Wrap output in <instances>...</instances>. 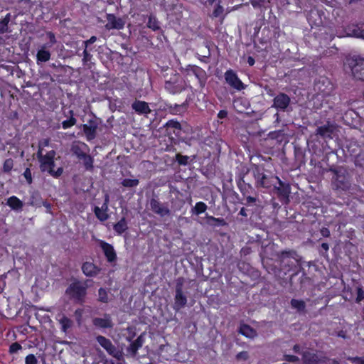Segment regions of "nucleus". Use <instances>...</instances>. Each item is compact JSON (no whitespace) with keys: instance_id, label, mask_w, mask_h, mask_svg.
<instances>
[{"instance_id":"obj_1","label":"nucleus","mask_w":364,"mask_h":364,"mask_svg":"<svg viewBox=\"0 0 364 364\" xmlns=\"http://www.w3.org/2000/svg\"><path fill=\"white\" fill-rule=\"evenodd\" d=\"M37 156L40 162V168L43 172H48L50 175L55 177L62 174V168H58L57 170L54 169V158L55 156V152L54 151H50L43 155L41 150H38Z\"/></svg>"},{"instance_id":"obj_2","label":"nucleus","mask_w":364,"mask_h":364,"mask_svg":"<svg viewBox=\"0 0 364 364\" xmlns=\"http://www.w3.org/2000/svg\"><path fill=\"white\" fill-rule=\"evenodd\" d=\"M91 281L86 280L83 282L76 281L70 284L66 290V294L75 301L82 302L86 295V290Z\"/></svg>"},{"instance_id":"obj_3","label":"nucleus","mask_w":364,"mask_h":364,"mask_svg":"<svg viewBox=\"0 0 364 364\" xmlns=\"http://www.w3.org/2000/svg\"><path fill=\"white\" fill-rule=\"evenodd\" d=\"M99 344L106 350V351L119 360L122 358V353L117 349L112 342L104 336H99L97 337Z\"/></svg>"},{"instance_id":"obj_4","label":"nucleus","mask_w":364,"mask_h":364,"mask_svg":"<svg viewBox=\"0 0 364 364\" xmlns=\"http://www.w3.org/2000/svg\"><path fill=\"white\" fill-rule=\"evenodd\" d=\"M255 177L256 179V183L257 186H260L265 188H269L274 185L272 183L273 179L277 180L279 182L281 187L284 186L283 182L277 176L268 178L264 174L258 172L255 175Z\"/></svg>"},{"instance_id":"obj_5","label":"nucleus","mask_w":364,"mask_h":364,"mask_svg":"<svg viewBox=\"0 0 364 364\" xmlns=\"http://www.w3.org/2000/svg\"><path fill=\"white\" fill-rule=\"evenodd\" d=\"M225 79L226 82L237 90H242L245 88L244 84L238 78L237 75L232 70H229L225 73Z\"/></svg>"},{"instance_id":"obj_6","label":"nucleus","mask_w":364,"mask_h":364,"mask_svg":"<svg viewBox=\"0 0 364 364\" xmlns=\"http://www.w3.org/2000/svg\"><path fill=\"white\" fill-rule=\"evenodd\" d=\"M107 23L105 24V28L107 30L112 29H122L124 28L125 22L121 18H117L113 14H107Z\"/></svg>"},{"instance_id":"obj_7","label":"nucleus","mask_w":364,"mask_h":364,"mask_svg":"<svg viewBox=\"0 0 364 364\" xmlns=\"http://www.w3.org/2000/svg\"><path fill=\"white\" fill-rule=\"evenodd\" d=\"M293 350L296 353L302 354L303 360L306 364H313L317 361L316 355L311 352L304 351L303 348L299 345H295Z\"/></svg>"},{"instance_id":"obj_8","label":"nucleus","mask_w":364,"mask_h":364,"mask_svg":"<svg viewBox=\"0 0 364 364\" xmlns=\"http://www.w3.org/2000/svg\"><path fill=\"white\" fill-rule=\"evenodd\" d=\"M51 53L48 50V46L43 44L41 46L36 54V63L40 65L42 63L48 62L50 59Z\"/></svg>"},{"instance_id":"obj_9","label":"nucleus","mask_w":364,"mask_h":364,"mask_svg":"<svg viewBox=\"0 0 364 364\" xmlns=\"http://www.w3.org/2000/svg\"><path fill=\"white\" fill-rule=\"evenodd\" d=\"M97 122L96 120H90L87 124L83 125V131L87 140H92L96 136Z\"/></svg>"},{"instance_id":"obj_10","label":"nucleus","mask_w":364,"mask_h":364,"mask_svg":"<svg viewBox=\"0 0 364 364\" xmlns=\"http://www.w3.org/2000/svg\"><path fill=\"white\" fill-rule=\"evenodd\" d=\"M99 245L103 250L107 260L110 262H114L117 257L114 247L103 240H99Z\"/></svg>"},{"instance_id":"obj_11","label":"nucleus","mask_w":364,"mask_h":364,"mask_svg":"<svg viewBox=\"0 0 364 364\" xmlns=\"http://www.w3.org/2000/svg\"><path fill=\"white\" fill-rule=\"evenodd\" d=\"M93 325L100 328H112L113 324L111 317L108 314H105L101 318H95L92 320Z\"/></svg>"},{"instance_id":"obj_12","label":"nucleus","mask_w":364,"mask_h":364,"mask_svg":"<svg viewBox=\"0 0 364 364\" xmlns=\"http://www.w3.org/2000/svg\"><path fill=\"white\" fill-rule=\"evenodd\" d=\"M132 109L138 114H148L151 112L149 104L144 101L136 100L132 105Z\"/></svg>"},{"instance_id":"obj_13","label":"nucleus","mask_w":364,"mask_h":364,"mask_svg":"<svg viewBox=\"0 0 364 364\" xmlns=\"http://www.w3.org/2000/svg\"><path fill=\"white\" fill-rule=\"evenodd\" d=\"M187 299L186 296L183 294L181 288H177L176 291L175 296V302L173 305V309L176 311L180 310L181 308L184 307L186 304Z\"/></svg>"},{"instance_id":"obj_14","label":"nucleus","mask_w":364,"mask_h":364,"mask_svg":"<svg viewBox=\"0 0 364 364\" xmlns=\"http://www.w3.org/2000/svg\"><path fill=\"white\" fill-rule=\"evenodd\" d=\"M165 88L170 93L175 94L184 89V85L182 80H176L173 82L168 81L166 82Z\"/></svg>"},{"instance_id":"obj_15","label":"nucleus","mask_w":364,"mask_h":364,"mask_svg":"<svg viewBox=\"0 0 364 364\" xmlns=\"http://www.w3.org/2000/svg\"><path fill=\"white\" fill-rule=\"evenodd\" d=\"M290 102L289 97L285 94H279L274 99V106L280 109H286Z\"/></svg>"},{"instance_id":"obj_16","label":"nucleus","mask_w":364,"mask_h":364,"mask_svg":"<svg viewBox=\"0 0 364 364\" xmlns=\"http://www.w3.org/2000/svg\"><path fill=\"white\" fill-rule=\"evenodd\" d=\"M108 200H109V198H108V196H107L105 198V203L103 204L102 208H99V207L95 208V210H94L95 214L96 217L100 221H105L106 220H107V218L109 217L108 214L107 213V209H108V206H107Z\"/></svg>"},{"instance_id":"obj_17","label":"nucleus","mask_w":364,"mask_h":364,"mask_svg":"<svg viewBox=\"0 0 364 364\" xmlns=\"http://www.w3.org/2000/svg\"><path fill=\"white\" fill-rule=\"evenodd\" d=\"M82 270L87 277H95L100 272V269L92 262H85Z\"/></svg>"},{"instance_id":"obj_18","label":"nucleus","mask_w":364,"mask_h":364,"mask_svg":"<svg viewBox=\"0 0 364 364\" xmlns=\"http://www.w3.org/2000/svg\"><path fill=\"white\" fill-rule=\"evenodd\" d=\"M72 151L80 159L88 151V147L85 143L77 142L73 145Z\"/></svg>"},{"instance_id":"obj_19","label":"nucleus","mask_w":364,"mask_h":364,"mask_svg":"<svg viewBox=\"0 0 364 364\" xmlns=\"http://www.w3.org/2000/svg\"><path fill=\"white\" fill-rule=\"evenodd\" d=\"M150 205H151V210L154 213H156L161 216L166 215L169 213L168 209L164 207L163 205H161L160 204V203L159 201H157L156 200L152 199L150 202Z\"/></svg>"},{"instance_id":"obj_20","label":"nucleus","mask_w":364,"mask_h":364,"mask_svg":"<svg viewBox=\"0 0 364 364\" xmlns=\"http://www.w3.org/2000/svg\"><path fill=\"white\" fill-rule=\"evenodd\" d=\"M352 71L355 75L364 81V59L360 58L356 60V63L353 67Z\"/></svg>"},{"instance_id":"obj_21","label":"nucleus","mask_w":364,"mask_h":364,"mask_svg":"<svg viewBox=\"0 0 364 364\" xmlns=\"http://www.w3.org/2000/svg\"><path fill=\"white\" fill-rule=\"evenodd\" d=\"M6 204L14 210H21L23 203L16 196H11L8 198Z\"/></svg>"},{"instance_id":"obj_22","label":"nucleus","mask_w":364,"mask_h":364,"mask_svg":"<svg viewBox=\"0 0 364 364\" xmlns=\"http://www.w3.org/2000/svg\"><path fill=\"white\" fill-rule=\"evenodd\" d=\"M240 333L247 338H252L256 336L255 329L246 324H242L240 327Z\"/></svg>"},{"instance_id":"obj_23","label":"nucleus","mask_w":364,"mask_h":364,"mask_svg":"<svg viewBox=\"0 0 364 364\" xmlns=\"http://www.w3.org/2000/svg\"><path fill=\"white\" fill-rule=\"evenodd\" d=\"M334 183L338 188L345 189L348 187V181L346 176H341L336 172L334 177Z\"/></svg>"},{"instance_id":"obj_24","label":"nucleus","mask_w":364,"mask_h":364,"mask_svg":"<svg viewBox=\"0 0 364 364\" xmlns=\"http://www.w3.org/2000/svg\"><path fill=\"white\" fill-rule=\"evenodd\" d=\"M333 131V127L332 125L328 124L322 127H319L317 130V134L321 135V136H330L331 134Z\"/></svg>"},{"instance_id":"obj_25","label":"nucleus","mask_w":364,"mask_h":364,"mask_svg":"<svg viewBox=\"0 0 364 364\" xmlns=\"http://www.w3.org/2000/svg\"><path fill=\"white\" fill-rule=\"evenodd\" d=\"M127 229V224L124 218H122L114 225V230L119 235L122 234Z\"/></svg>"},{"instance_id":"obj_26","label":"nucleus","mask_w":364,"mask_h":364,"mask_svg":"<svg viewBox=\"0 0 364 364\" xmlns=\"http://www.w3.org/2000/svg\"><path fill=\"white\" fill-rule=\"evenodd\" d=\"M143 344V338H142V336H140L139 337H138V338L134 341L133 342L129 348V350L131 352V353L134 355L136 353V351L138 350V349L141 347Z\"/></svg>"},{"instance_id":"obj_27","label":"nucleus","mask_w":364,"mask_h":364,"mask_svg":"<svg viewBox=\"0 0 364 364\" xmlns=\"http://www.w3.org/2000/svg\"><path fill=\"white\" fill-rule=\"evenodd\" d=\"M207 210V205L203 202H198L192 209L193 213L199 215Z\"/></svg>"},{"instance_id":"obj_28","label":"nucleus","mask_w":364,"mask_h":364,"mask_svg":"<svg viewBox=\"0 0 364 364\" xmlns=\"http://www.w3.org/2000/svg\"><path fill=\"white\" fill-rule=\"evenodd\" d=\"M59 323L61 325L62 330L65 332L72 325V321L68 318L63 316L59 319Z\"/></svg>"},{"instance_id":"obj_29","label":"nucleus","mask_w":364,"mask_h":364,"mask_svg":"<svg viewBox=\"0 0 364 364\" xmlns=\"http://www.w3.org/2000/svg\"><path fill=\"white\" fill-rule=\"evenodd\" d=\"M291 304V306L298 311H304L306 307L305 302L302 300L292 299Z\"/></svg>"},{"instance_id":"obj_30","label":"nucleus","mask_w":364,"mask_h":364,"mask_svg":"<svg viewBox=\"0 0 364 364\" xmlns=\"http://www.w3.org/2000/svg\"><path fill=\"white\" fill-rule=\"evenodd\" d=\"M70 117L68 120H65L62 122V127L63 129H68L75 125L76 123V119L73 117V112L72 110L70 111Z\"/></svg>"},{"instance_id":"obj_31","label":"nucleus","mask_w":364,"mask_h":364,"mask_svg":"<svg viewBox=\"0 0 364 364\" xmlns=\"http://www.w3.org/2000/svg\"><path fill=\"white\" fill-rule=\"evenodd\" d=\"M80 160L82 161L87 169H90L92 168L93 159L87 153L85 154L84 156Z\"/></svg>"},{"instance_id":"obj_32","label":"nucleus","mask_w":364,"mask_h":364,"mask_svg":"<svg viewBox=\"0 0 364 364\" xmlns=\"http://www.w3.org/2000/svg\"><path fill=\"white\" fill-rule=\"evenodd\" d=\"M99 301L107 303L109 301L107 291L103 288H100L98 291Z\"/></svg>"},{"instance_id":"obj_33","label":"nucleus","mask_w":364,"mask_h":364,"mask_svg":"<svg viewBox=\"0 0 364 364\" xmlns=\"http://www.w3.org/2000/svg\"><path fill=\"white\" fill-rule=\"evenodd\" d=\"M122 184L124 187H136L139 184L138 179L125 178L122 181Z\"/></svg>"},{"instance_id":"obj_34","label":"nucleus","mask_w":364,"mask_h":364,"mask_svg":"<svg viewBox=\"0 0 364 364\" xmlns=\"http://www.w3.org/2000/svg\"><path fill=\"white\" fill-rule=\"evenodd\" d=\"M353 35L357 38H364V24L357 26L353 31Z\"/></svg>"},{"instance_id":"obj_35","label":"nucleus","mask_w":364,"mask_h":364,"mask_svg":"<svg viewBox=\"0 0 364 364\" xmlns=\"http://www.w3.org/2000/svg\"><path fill=\"white\" fill-rule=\"evenodd\" d=\"M147 26L154 31H156L159 28V23H158L157 20L156 19V18L154 16H150L149 18Z\"/></svg>"},{"instance_id":"obj_36","label":"nucleus","mask_w":364,"mask_h":364,"mask_svg":"<svg viewBox=\"0 0 364 364\" xmlns=\"http://www.w3.org/2000/svg\"><path fill=\"white\" fill-rule=\"evenodd\" d=\"M13 166H14L13 160L11 159H6L4 163V166H3L4 171L6 172L10 171L12 169Z\"/></svg>"},{"instance_id":"obj_37","label":"nucleus","mask_w":364,"mask_h":364,"mask_svg":"<svg viewBox=\"0 0 364 364\" xmlns=\"http://www.w3.org/2000/svg\"><path fill=\"white\" fill-rule=\"evenodd\" d=\"M249 358V354L247 351H242L237 354L236 359L237 361H245Z\"/></svg>"},{"instance_id":"obj_38","label":"nucleus","mask_w":364,"mask_h":364,"mask_svg":"<svg viewBox=\"0 0 364 364\" xmlns=\"http://www.w3.org/2000/svg\"><path fill=\"white\" fill-rule=\"evenodd\" d=\"M26 364H37L38 361L34 355L30 354L26 357Z\"/></svg>"},{"instance_id":"obj_39","label":"nucleus","mask_w":364,"mask_h":364,"mask_svg":"<svg viewBox=\"0 0 364 364\" xmlns=\"http://www.w3.org/2000/svg\"><path fill=\"white\" fill-rule=\"evenodd\" d=\"M176 160L178 164L181 165H186L188 163V157L186 156H182L181 154L176 155Z\"/></svg>"},{"instance_id":"obj_40","label":"nucleus","mask_w":364,"mask_h":364,"mask_svg":"<svg viewBox=\"0 0 364 364\" xmlns=\"http://www.w3.org/2000/svg\"><path fill=\"white\" fill-rule=\"evenodd\" d=\"M352 363L355 364H364V357H354L348 358Z\"/></svg>"},{"instance_id":"obj_41","label":"nucleus","mask_w":364,"mask_h":364,"mask_svg":"<svg viewBox=\"0 0 364 364\" xmlns=\"http://www.w3.org/2000/svg\"><path fill=\"white\" fill-rule=\"evenodd\" d=\"M284 360L288 362H296L299 360L298 357L292 355H284Z\"/></svg>"},{"instance_id":"obj_42","label":"nucleus","mask_w":364,"mask_h":364,"mask_svg":"<svg viewBox=\"0 0 364 364\" xmlns=\"http://www.w3.org/2000/svg\"><path fill=\"white\" fill-rule=\"evenodd\" d=\"M207 218H208L209 223H210V222H217L220 225H223L225 224V221H224L223 219L216 218H214L213 216H207Z\"/></svg>"},{"instance_id":"obj_43","label":"nucleus","mask_w":364,"mask_h":364,"mask_svg":"<svg viewBox=\"0 0 364 364\" xmlns=\"http://www.w3.org/2000/svg\"><path fill=\"white\" fill-rule=\"evenodd\" d=\"M223 12V8L220 5H218L213 11V16L218 17L220 16Z\"/></svg>"},{"instance_id":"obj_44","label":"nucleus","mask_w":364,"mask_h":364,"mask_svg":"<svg viewBox=\"0 0 364 364\" xmlns=\"http://www.w3.org/2000/svg\"><path fill=\"white\" fill-rule=\"evenodd\" d=\"M24 177L26 178V181L28 183H31L32 182V178H31V173L29 168H26L23 173Z\"/></svg>"},{"instance_id":"obj_45","label":"nucleus","mask_w":364,"mask_h":364,"mask_svg":"<svg viewBox=\"0 0 364 364\" xmlns=\"http://www.w3.org/2000/svg\"><path fill=\"white\" fill-rule=\"evenodd\" d=\"M48 145H49V140L48 139H44L39 142V149L38 150H41V151L43 152V148L46 146H48Z\"/></svg>"},{"instance_id":"obj_46","label":"nucleus","mask_w":364,"mask_h":364,"mask_svg":"<svg viewBox=\"0 0 364 364\" xmlns=\"http://www.w3.org/2000/svg\"><path fill=\"white\" fill-rule=\"evenodd\" d=\"M21 348V346L17 343H13L11 346H10V351L11 353H16L17 352L18 350H20Z\"/></svg>"},{"instance_id":"obj_47","label":"nucleus","mask_w":364,"mask_h":364,"mask_svg":"<svg viewBox=\"0 0 364 364\" xmlns=\"http://www.w3.org/2000/svg\"><path fill=\"white\" fill-rule=\"evenodd\" d=\"M96 41H97V38L95 36H92L89 40L83 42L85 48H87V46L90 44L94 43Z\"/></svg>"},{"instance_id":"obj_48","label":"nucleus","mask_w":364,"mask_h":364,"mask_svg":"<svg viewBox=\"0 0 364 364\" xmlns=\"http://www.w3.org/2000/svg\"><path fill=\"white\" fill-rule=\"evenodd\" d=\"M364 298V292L361 289H358L357 301H360Z\"/></svg>"},{"instance_id":"obj_49","label":"nucleus","mask_w":364,"mask_h":364,"mask_svg":"<svg viewBox=\"0 0 364 364\" xmlns=\"http://www.w3.org/2000/svg\"><path fill=\"white\" fill-rule=\"evenodd\" d=\"M227 115H228V112L226 111H225V110H221L218 114V117L220 119L225 118L227 117Z\"/></svg>"},{"instance_id":"obj_50","label":"nucleus","mask_w":364,"mask_h":364,"mask_svg":"<svg viewBox=\"0 0 364 364\" xmlns=\"http://www.w3.org/2000/svg\"><path fill=\"white\" fill-rule=\"evenodd\" d=\"M168 125L171 126V127H173V128H176V129H180V127H181V125H180V124L178 122H170L168 123Z\"/></svg>"},{"instance_id":"obj_51","label":"nucleus","mask_w":364,"mask_h":364,"mask_svg":"<svg viewBox=\"0 0 364 364\" xmlns=\"http://www.w3.org/2000/svg\"><path fill=\"white\" fill-rule=\"evenodd\" d=\"M82 311H83L82 309H77L75 311V316H76L78 321H80V317L82 314Z\"/></svg>"},{"instance_id":"obj_52","label":"nucleus","mask_w":364,"mask_h":364,"mask_svg":"<svg viewBox=\"0 0 364 364\" xmlns=\"http://www.w3.org/2000/svg\"><path fill=\"white\" fill-rule=\"evenodd\" d=\"M321 234L324 237H328L330 235V232H329V230L328 229L323 228V229L321 230Z\"/></svg>"},{"instance_id":"obj_53","label":"nucleus","mask_w":364,"mask_h":364,"mask_svg":"<svg viewBox=\"0 0 364 364\" xmlns=\"http://www.w3.org/2000/svg\"><path fill=\"white\" fill-rule=\"evenodd\" d=\"M48 36H49L50 43L52 44H53L55 42V38L54 34H53L52 33H48Z\"/></svg>"},{"instance_id":"obj_54","label":"nucleus","mask_w":364,"mask_h":364,"mask_svg":"<svg viewBox=\"0 0 364 364\" xmlns=\"http://www.w3.org/2000/svg\"><path fill=\"white\" fill-rule=\"evenodd\" d=\"M247 63L250 66H252L255 64V59L252 57L250 56L247 58Z\"/></svg>"},{"instance_id":"obj_55","label":"nucleus","mask_w":364,"mask_h":364,"mask_svg":"<svg viewBox=\"0 0 364 364\" xmlns=\"http://www.w3.org/2000/svg\"><path fill=\"white\" fill-rule=\"evenodd\" d=\"M83 55H84V60H87L89 56V53L87 50V48H85V50L83 51Z\"/></svg>"},{"instance_id":"obj_56","label":"nucleus","mask_w":364,"mask_h":364,"mask_svg":"<svg viewBox=\"0 0 364 364\" xmlns=\"http://www.w3.org/2000/svg\"><path fill=\"white\" fill-rule=\"evenodd\" d=\"M321 247H322V248H323V250H328V244H326V243H323V244L321 245Z\"/></svg>"},{"instance_id":"obj_57","label":"nucleus","mask_w":364,"mask_h":364,"mask_svg":"<svg viewBox=\"0 0 364 364\" xmlns=\"http://www.w3.org/2000/svg\"><path fill=\"white\" fill-rule=\"evenodd\" d=\"M247 202H249V203H253V202H255V198H252V197H248V198H247Z\"/></svg>"},{"instance_id":"obj_58","label":"nucleus","mask_w":364,"mask_h":364,"mask_svg":"<svg viewBox=\"0 0 364 364\" xmlns=\"http://www.w3.org/2000/svg\"><path fill=\"white\" fill-rule=\"evenodd\" d=\"M105 364H122V363H119V362H117V363H114L112 360H106V361H105Z\"/></svg>"},{"instance_id":"obj_59","label":"nucleus","mask_w":364,"mask_h":364,"mask_svg":"<svg viewBox=\"0 0 364 364\" xmlns=\"http://www.w3.org/2000/svg\"><path fill=\"white\" fill-rule=\"evenodd\" d=\"M274 187H275V188H277V191H278V192H279V193H282L281 188H277L276 186H274Z\"/></svg>"},{"instance_id":"obj_60","label":"nucleus","mask_w":364,"mask_h":364,"mask_svg":"<svg viewBox=\"0 0 364 364\" xmlns=\"http://www.w3.org/2000/svg\"><path fill=\"white\" fill-rule=\"evenodd\" d=\"M331 362H332V364H339L336 360H331Z\"/></svg>"},{"instance_id":"obj_61","label":"nucleus","mask_w":364,"mask_h":364,"mask_svg":"<svg viewBox=\"0 0 364 364\" xmlns=\"http://www.w3.org/2000/svg\"><path fill=\"white\" fill-rule=\"evenodd\" d=\"M208 1L210 4H213V3L215 1V0H208Z\"/></svg>"},{"instance_id":"obj_62","label":"nucleus","mask_w":364,"mask_h":364,"mask_svg":"<svg viewBox=\"0 0 364 364\" xmlns=\"http://www.w3.org/2000/svg\"><path fill=\"white\" fill-rule=\"evenodd\" d=\"M283 254L291 255V252H283Z\"/></svg>"},{"instance_id":"obj_63","label":"nucleus","mask_w":364,"mask_h":364,"mask_svg":"<svg viewBox=\"0 0 364 364\" xmlns=\"http://www.w3.org/2000/svg\"><path fill=\"white\" fill-rule=\"evenodd\" d=\"M240 213H241L242 215H243V214H244V212H243V210H242V209L241 210Z\"/></svg>"},{"instance_id":"obj_64","label":"nucleus","mask_w":364,"mask_h":364,"mask_svg":"<svg viewBox=\"0 0 364 364\" xmlns=\"http://www.w3.org/2000/svg\"><path fill=\"white\" fill-rule=\"evenodd\" d=\"M23 1H25V2H29L30 0H22Z\"/></svg>"}]
</instances>
